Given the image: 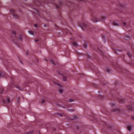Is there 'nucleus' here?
<instances>
[{"mask_svg":"<svg viewBox=\"0 0 134 134\" xmlns=\"http://www.w3.org/2000/svg\"><path fill=\"white\" fill-rule=\"evenodd\" d=\"M10 100L9 97H8L6 99V102L7 103H8L9 102Z\"/></svg>","mask_w":134,"mask_h":134,"instance_id":"7","label":"nucleus"},{"mask_svg":"<svg viewBox=\"0 0 134 134\" xmlns=\"http://www.w3.org/2000/svg\"><path fill=\"white\" fill-rule=\"evenodd\" d=\"M65 31L66 32V33H67L68 32V31L67 30H66Z\"/></svg>","mask_w":134,"mask_h":134,"instance_id":"24","label":"nucleus"},{"mask_svg":"<svg viewBox=\"0 0 134 134\" xmlns=\"http://www.w3.org/2000/svg\"><path fill=\"white\" fill-rule=\"evenodd\" d=\"M120 111V109H119V108H116L114 109L113 110H112V112L117 111L118 112H119Z\"/></svg>","mask_w":134,"mask_h":134,"instance_id":"4","label":"nucleus"},{"mask_svg":"<svg viewBox=\"0 0 134 134\" xmlns=\"http://www.w3.org/2000/svg\"><path fill=\"white\" fill-rule=\"evenodd\" d=\"M73 44L75 46H77V44L76 42H74Z\"/></svg>","mask_w":134,"mask_h":134,"instance_id":"13","label":"nucleus"},{"mask_svg":"<svg viewBox=\"0 0 134 134\" xmlns=\"http://www.w3.org/2000/svg\"><path fill=\"white\" fill-rule=\"evenodd\" d=\"M83 47L85 48H86L87 47V45L86 44H85L83 45Z\"/></svg>","mask_w":134,"mask_h":134,"instance_id":"19","label":"nucleus"},{"mask_svg":"<svg viewBox=\"0 0 134 134\" xmlns=\"http://www.w3.org/2000/svg\"><path fill=\"white\" fill-rule=\"evenodd\" d=\"M2 74V72H0V77H1L3 75Z\"/></svg>","mask_w":134,"mask_h":134,"instance_id":"21","label":"nucleus"},{"mask_svg":"<svg viewBox=\"0 0 134 134\" xmlns=\"http://www.w3.org/2000/svg\"><path fill=\"white\" fill-rule=\"evenodd\" d=\"M3 103L5 104V102H3Z\"/></svg>","mask_w":134,"mask_h":134,"instance_id":"28","label":"nucleus"},{"mask_svg":"<svg viewBox=\"0 0 134 134\" xmlns=\"http://www.w3.org/2000/svg\"><path fill=\"white\" fill-rule=\"evenodd\" d=\"M51 63H52L53 64L55 65V64L54 63V62L52 60H51Z\"/></svg>","mask_w":134,"mask_h":134,"instance_id":"22","label":"nucleus"},{"mask_svg":"<svg viewBox=\"0 0 134 134\" xmlns=\"http://www.w3.org/2000/svg\"><path fill=\"white\" fill-rule=\"evenodd\" d=\"M110 104L111 106L112 107H113L116 105V104L113 103H111Z\"/></svg>","mask_w":134,"mask_h":134,"instance_id":"9","label":"nucleus"},{"mask_svg":"<svg viewBox=\"0 0 134 134\" xmlns=\"http://www.w3.org/2000/svg\"><path fill=\"white\" fill-rule=\"evenodd\" d=\"M19 39L21 41L22 40V38L21 37H19Z\"/></svg>","mask_w":134,"mask_h":134,"instance_id":"20","label":"nucleus"},{"mask_svg":"<svg viewBox=\"0 0 134 134\" xmlns=\"http://www.w3.org/2000/svg\"><path fill=\"white\" fill-rule=\"evenodd\" d=\"M127 55L128 56L130 57H131V53L130 52H128L127 53Z\"/></svg>","mask_w":134,"mask_h":134,"instance_id":"14","label":"nucleus"},{"mask_svg":"<svg viewBox=\"0 0 134 134\" xmlns=\"http://www.w3.org/2000/svg\"><path fill=\"white\" fill-rule=\"evenodd\" d=\"M14 10L13 9H11L10 10V12L12 14L13 17L15 18H18V16L14 13Z\"/></svg>","mask_w":134,"mask_h":134,"instance_id":"2","label":"nucleus"},{"mask_svg":"<svg viewBox=\"0 0 134 134\" xmlns=\"http://www.w3.org/2000/svg\"><path fill=\"white\" fill-rule=\"evenodd\" d=\"M35 41L36 42H37L39 41V40H35Z\"/></svg>","mask_w":134,"mask_h":134,"instance_id":"25","label":"nucleus"},{"mask_svg":"<svg viewBox=\"0 0 134 134\" xmlns=\"http://www.w3.org/2000/svg\"><path fill=\"white\" fill-rule=\"evenodd\" d=\"M69 101L70 102H71L73 101V100L72 99H70L69 100Z\"/></svg>","mask_w":134,"mask_h":134,"instance_id":"17","label":"nucleus"},{"mask_svg":"<svg viewBox=\"0 0 134 134\" xmlns=\"http://www.w3.org/2000/svg\"><path fill=\"white\" fill-rule=\"evenodd\" d=\"M34 27H37V25L36 24H35L34 25Z\"/></svg>","mask_w":134,"mask_h":134,"instance_id":"23","label":"nucleus"},{"mask_svg":"<svg viewBox=\"0 0 134 134\" xmlns=\"http://www.w3.org/2000/svg\"><path fill=\"white\" fill-rule=\"evenodd\" d=\"M3 92V88L2 87L0 88V93L2 94Z\"/></svg>","mask_w":134,"mask_h":134,"instance_id":"11","label":"nucleus"},{"mask_svg":"<svg viewBox=\"0 0 134 134\" xmlns=\"http://www.w3.org/2000/svg\"><path fill=\"white\" fill-rule=\"evenodd\" d=\"M106 19L105 16H103L101 19L98 18L96 16L93 15L91 17V20L94 23L97 22L100 20H103Z\"/></svg>","mask_w":134,"mask_h":134,"instance_id":"1","label":"nucleus"},{"mask_svg":"<svg viewBox=\"0 0 134 134\" xmlns=\"http://www.w3.org/2000/svg\"><path fill=\"white\" fill-rule=\"evenodd\" d=\"M127 25V24L126 23H125V22H124L123 24V26H126Z\"/></svg>","mask_w":134,"mask_h":134,"instance_id":"18","label":"nucleus"},{"mask_svg":"<svg viewBox=\"0 0 134 134\" xmlns=\"http://www.w3.org/2000/svg\"><path fill=\"white\" fill-rule=\"evenodd\" d=\"M105 71L109 73L110 72L111 70L109 68H107L105 70Z\"/></svg>","mask_w":134,"mask_h":134,"instance_id":"6","label":"nucleus"},{"mask_svg":"<svg viewBox=\"0 0 134 134\" xmlns=\"http://www.w3.org/2000/svg\"><path fill=\"white\" fill-rule=\"evenodd\" d=\"M12 35L16 37V32L14 31L12 32Z\"/></svg>","mask_w":134,"mask_h":134,"instance_id":"12","label":"nucleus"},{"mask_svg":"<svg viewBox=\"0 0 134 134\" xmlns=\"http://www.w3.org/2000/svg\"><path fill=\"white\" fill-rule=\"evenodd\" d=\"M63 80L64 81H66V79H63Z\"/></svg>","mask_w":134,"mask_h":134,"instance_id":"26","label":"nucleus"},{"mask_svg":"<svg viewBox=\"0 0 134 134\" xmlns=\"http://www.w3.org/2000/svg\"><path fill=\"white\" fill-rule=\"evenodd\" d=\"M79 24L80 25V26L82 28L83 30V27H86L87 26V25L85 23H83V26H82L80 24Z\"/></svg>","mask_w":134,"mask_h":134,"instance_id":"5","label":"nucleus"},{"mask_svg":"<svg viewBox=\"0 0 134 134\" xmlns=\"http://www.w3.org/2000/svg\"><path fill=\"white\" fill-rule=\"evenodd\" d=\"M55 83V84H57L58 86H59V87H60L61 88L60 89H59L58 91H59V93H62L63 91V89L62 88L63 87L62 86V85H60L59 83Z\"/></svg>","mask_w":134,"mask_h":134,"instance_id":"3","label":"nucleus"},{"mask_svg":"<svg viewBox=\"0 0 134 134\" xmlns=\"http://www.w3.org/2000/svg\"><path fill=\"white\" fill-rule=\"evenodd\" d=\"M35 10L36 11V12H34L37 14H38L39 13V12H38V10L37 9H35Z\"/></svg>","mask_w":134,"mask_h":134,"instance_id":"15","label":"nucleus"},{"mask_svg":"<svg viewBox=\"0 0 134 134\" xmlns=\"http://www.w3.org/2000/svg\"><path fill=\"white\" fill-rule=\"evenodd\" d=\"M113 25L115 26H118L119 25V24L116 22H114L113 23Z\"/></svg>","mask_w":134,"mask_h":134,"instance_id":"10","label":"nucleus"},{"mask_svg":"<svg viewBox=\"0 0 134 134\" xmlns=\"http://www.w3.org/2000/svg\"><path fill=\"white\" fill-rule=\"evenodd\" d=\"M131 126H129L127 127V130L129 131H131Z\"/></svg>","mask_w":134,"mask_h":134,"instance_id":"8","label":"nucleus"},{"mask_svg":"<svg viewBox=\"0 0 134 134\" xmlns=\"http://www.w3.org/2000/svg\"><path fill=\"white\" fill-rule=\"evenodd\" d=\"M28 32L31 35H33V32L31 31H29Z\"/></svg>","mask_w":134,"mask_h":134,"instance_id":"16","label":"nucleus"},{"mask_svg":"<svg viewBox=\"0 0 134 134\" xmlns=\"http://www.w3.org/2000/svg\"><path fill=\"white\" fill-rule=\"evenodd\" d=\"M42 103H43V102H42Z\"/></svg>","mask_w":134,"mask_h":134,"instance_id":"27","label":"nucleus"}]
</instances>
